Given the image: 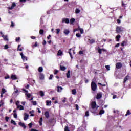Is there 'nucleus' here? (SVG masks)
<instances>
[{
  "mask_svg": "<svg viewBox=\"0 0 131 131\" xmlns=\"http://www.w3.org/2000/svg\"><path fill=\"white\" fill-rule=\"evenodd\" d=\"M69 30L68 29H65L63 31V33H64V34H66V35L69 34Z\"/></svg>",
  "mask_w": 131,
  "mask_h": 131,
  "instance_id": "nucleus-16",
  "label": "nucleus"
},
{
  "mask_svg": "<svg viewBox=\"0 0 131 131\" xmlns=\"http://www.w3.org/2000/svg\"><path fill=\"white\" fill-rule=\"evenodd\" d=\"M117 22L118 23H121V20H120V19H117Z\"/></svg>",
  "mask_w": 131,
  "mask_h": 131,
  "instance_id": "nucleus-61",
  "label": "nucleus"
},
{
  "mask_svg": "<svg viewBox=\"0 0 131 131\" xmlns=\"http://www.w3.org/2000/svg\"><path fill=\"white\" fill-rule=\"evenodd\" d=\"M11 78L13 80L17 79V76L15 75H12L11 77Z\"/></svg>",
  "mask_w": 131,
  "mask_h": 131,
  "instance_id": "nucleus-22",
  "label": "nucleus"
},
{
  "mask_svg": "<svg viewBox=\"0 0 131 131\" xmlns=\"http://www.w3.org/2000/svg\"><path fill=\"white\" fill-rule=\"evenodd\" d=\"M26 95L27 96V97L28 98H30V97H31V94H29V93H26Z\"/></svg>",
  "mask_w": 131,
  "mask_h": 131,
  "instance_id": "nucleus-38",
  "label": "nucleus"
},
{
  "mask_svg": "<svg viewBox=\"0 0 131 131\" xmlns=\"http://www.w3.org/2000/svg\"><path fill=\"white\" fill-rule=\"evenodd\" d=\"M43 32H44L43 30H42V29L40 30V31H39L40 34H41V35L43 34Z\"/></svg>",
  "mask_w": 131,
  "mask_h": 131,
  "instance_id": "nucleus-39",
  "label": "nucleus"
},
{
  "mask_svg": "<svg viewBox=\"0 0 131 131\" xmlns=\"http://www.w3.org/2000/svg\"><path fill=\"white\" fill-rule=\"evenodd\" d=\"M9 117H5V120L6 121H7V122H8V121H9Z\"/></svg>",
  "mask_w": 131,
  "mask_h": 131,
  "instance_id": "nucleus-50",
  "label": "nucleus"
},
{
  "mask_svg": "<svg viewBox=\"0 0 131 131\" xmlns=\"http://www.w3.org/2000/svg\"><path fill=\"white\" fill-rule=\"evenodd\" d=\"M15 104H16V106H19V104H20V101H17L16 102Z\"/></svg>",
  "mask_w": 131,
  "mask_h": 131,
  "instance_id": "nucleus-45",
  "label": "nucleus"
},
{
  "mask_svg": "<svg viewBox=\"0 0 131 131\" xmlns=\"http://www.w3.org/2000/svg\"><path fill=\"white\" fill-rule=\"evenodd\" d=\"M2 37H3L4 40H6L7 41H9V39L8 38V36L7 35H3L2 36Z\"/></svg>",
  "mask_w": 131,
  "mask_h": 131,
  "instance_id": "nucleus-15",
  "label": "nucleus"
},
{
  "mask_svg": "<svg viewBox=\"0 0 131 131\" xmlns=\"http://www.w3.org/2000/svg\"><path fill=\"white\" fill-rule=\"evenodd\" d=\"M20 56L23 60V61H27V57L23 55V53H20Z\"/></svg>",
  "mask_w": 131,
  "mask_h": 131,
  "instance_id": "nucleus-6",
  "label": "nucleus"
},
{
  "mask_svg": "<svg viewBox=\"0 0 131 131\" xmlns=\"http://www.w3.org/2000/svg\"><path fill=\"white\" fill-rule=\"evenodd\" d=\"M29 127H30V128H31V127H32V123H30L29 124Z\"/></svg>",
  "mask_w": 131,
  "mask_h": 131,
  "instance_id": "nucleus-48",
  "label": "nucleus"
},
{
  "mask_svg": "<svg viewBox=\"0 0 131 131\" xmlns=\"http://www.w3.org/2000/svg\"><path fill=\"white\" fill-rule=\"evenodd\" d=\"M16 6H17V5H16V3L15 2H13L12 6L9 7L8 9L9 10H13V9H14V8H15V7H16Z\"/></svg>",
  "mask_w": 131,
  "mask_h": 131,
  "instance_id": "nucleus-5",
  "label": "nucleus"
},
{
  "mask_svg": "<svg viewBox=\"0 0 131 131\" xmlns=\"http://www.w3.org/2000/svg\"><path fill=\"white\" fill-rule=\"evenodd\" d=\"M20 37H17L16 38V41H19V40H20Z\"/></svg>",
  "mask_w": 131,
  "mask_h": 131,
  "instance_id": "nucleus-58",
  "label": "nucleus"
},
{
  "mask_svg": "<svg viewBox=\"0 0 131 131\" xmlns=\"http://www.w3.org/2000/svg\"><path fill=\"white\" fill-rule=\"evenodd\" d=\"M57 92L59 93H61V92H62V90H63V88L62 87H57Z\"/></svg>",
  "mask_w": 131,
  "mask_h": 131,
  "instance_id": "nucleus-23",
  "label": "nucleus"
},
{
  "mask_svg": "<svg viewBox=\"0 0 131 131\" xmlns=\"http://www.w3.org/2000/svg\"><path fill=\"white\" fill-rule=\"evenodd\" d=\"M56 30L57 34H59L60 33V29H57Z\"/></svg>",
  "mask_w": 131,
  "mask_h": 131,
  "instance_id": "nucleus-44",
  "label": "nucleus"
},
{
  "mask_svg": "<svg viewBox=\"0 0 131 131\" xmlns=\"http://www.w3.org/2000/svg\"><path fill=\"white\" fill-rule=\"evenodd\" d=\"M39 94L41 97H43L45 96V93L41 90L39 92Z\"/></svg>",
  "mask_w": 131,
  "mask_h": 131,
  "instance_id": "nucleus-17",
  "label": "nucleus"
},
{
  "mask_svg": "<svg viewBox=\"0 0 131 131\" xmlns=\"http://www.w3.org/2000/svg\"><path fill=\"white\" fill-rule=\"evenodd\" d=\"M66 69V67L60 66V70L61 71H65Z\"/></svg>",
  "mask_w": 131,
  "mask_h": 131,
  "instance_id": "nucleus-21",
  "label": "nucleus"
},
{
  "mask_svg": "<svg viewBox=\"0 0 131 131\" xmlns=\"http://www.w3.org/2000/svg\"><path fill=\"white\" fill-rule=\"evenodd\" d=\"M32 103L33 104V105L34 106H36L37 104V102L36 101H32Z\"/></svg>",
  "mask_w": 131,
  "mask_h": 131,
  "instance_id": "nucleus-35",
  "label": "nucleus"
},
{
  "mask_svg": "<svg viewBox=\"0 0 131 131\" xmlns=\"http://www.w3.org/2000/svg\"><path fill=\"white\" fill-rule=\"evenodd\" d=\"M25 116H24V119L25 121L27 120V119H28V117H29V115L27 114V113H25Z\"/></svg>",
  "mask_w": 131,
  "mask_h": 131,
  "instance_id": "nucleus-10",
  "label": "nucleus"
},
{
  "mask_svg": "<svg viewBox=\"0 0 131 131\" xmlns=\"http://www.w3.org/2000/svg\"><path fill=\"white\" fill-rule=\"evenodd\" d=\"M6 92H7V91L6 90V89L3 88L2 90V92H1V93H2V94H5V93H6Z\"/></svg>",
  "mask_w": 131,
  "mask_h": 131,
  "instance_id": "nucleus-33",
  "label": "nucleus"
},
{
  "mask_svg": "<svg viewBox=\"0 0 131 131\" xmlns=\"http://www.w3.org/2000/svg\"><path fill=\"white\" fill-rule=\"evenodd\" d=\"M121 36L120 35L116 36V39H117V41H119V39L120 38Z\"/></svg>",
  "mask_w": 131,
  "mask_h": 131,
  "instance_id": "nucleus-30",
  "label": "nucleus"
},
{
  "mask_svg": "<svg viewBox=\"0 0 131 131\" xmlns=\"http://www.w3.org/2000/svg\"><path fill=\"white\" fill-rule=\"evenodd\" d=\"M25 88L26 89H29V85L27 84L26 86H25Z\"/></svg>",
  "mask_w": 131,
  "mask_h": 131,
  "instance_id": "nucleus-63",
  "label": "nucleus"
},
{
  "mask_svg": "<svg viewBox=\"0 0 131 131\" xmlns=\"http://www.w3.org/2000/svg\"><path fill=\"white\" fill-rule=\"evenodd\" d=\"M39 123L40 126L42 125V117H41L40 118V120L39 121Z\"/></svg>",
  "mask_w": 131,
  "mask_h": 131,
  "instance_id": "nucleus-27",
  "label": "nucleus"
},
{
  "mask_svg": "<svg viewBox=\"0 0 131 131\" xmlns=\"http://www.w3.org/2000/svg\"><path fill=\"white\" fill-rule=\"evenodd\" d=\"M129 76L127 75L124 79V83H125V82H126V81H127V80H128V79H129Z\"/></svg>",
  "mask_w": 131,
  "mask_h": 131,
  "instance_id": "nucleus-11",
  "label": "nucleus"
},
{
  "mask_svg": "<svg viewBox=\"0 0 131 131\" xmlns=\"http://www.w3.org/2000/svg\"><path fill=\"white\" fill-rule=\"evenodd\" d=\"M4 49H5V50H7V49H9V45H6L4 46Z\"/></svg>",
  "mask_w": 131,
  "mask_h": 131,
  "instance_id": "nucleus-42",
  "label": "nucleus"
},
{
  "mask_svg": "<svg viewBox=\"0 0 131 131\" xmlns=\"http://www.w3.org/2000/svg\"><path fill=\"white\" fill-rule=\"evenodd\" d=\"M11 123H12V124H14V125H17V123H16V122L13 120H12L11 121Z\"/></svg>",
  "mask_w": 131,
  "mask_h": 131,
  "instance_id": "nucleus-29",
  "label": "nucleus"
},
{
  "mask_svg": "<svg viewBox=\"0 0 131 131\" xmlns=\"http://www.w3.org/2000/svg\"><path fill=\"white\" fill-rule=\"evenodd\" d=\"M72 94H73V95H76V90L75 89H74V90H72Z\"/></svg>",
  "mask_w": 131,
  "mask_h": 131,
  "instance_id": "nucleus-37",
  "label": "nucleus"
},
{
  "mask_svg": "<svg viewBox=\"0 0 131 131\" xmlns=\"http://www.w3.org/2000/svg\"><path fill=\"white\" fill-rule=\"evenodd\" d=\"M126 43H127V40L123 41L121 43L122 47H124V46H125V45H126Z\"/></svg>",
  "mask_w": 131,
  "mask_h": 131,
  "instance_id": "nucleus-18",
  "label": "nucleus"
},
{
  "mask_svg": "<svg viewBox=\"0 0 131 131\" xmlns=\"http://www.w3.org/2000/svg\"><path fill=\"white\" fill-rule=\"evenodd\" d=\"M67 78H69L70 77V70H69L67 73Z\"/></svg>",
  "mask_w": 131,
  "mask_h": 131,
  "instance_id": "nucleus-25",
  "label": "nucleus"
},
{
  "mask_svg": "<svg viewBox=\"0 0 131 131\" xmlns=\"http://www.w3.org/2000/svg\"><path fill=\"white\" fill-rule=\"evenodd\" d=\"M90 110L92 113H96V112L97 111L98 107H97V103L96 101H93L91 104H90Z\"/></svg>",
  "mask_w": 131,
  "mask_h": 131,
  "instance_id": "nucleus-1",
  "label": "nucleus"
},
{
  "mask_svg": "<svg viewBox=\"0 0 131 131\" xmlns=\"http://www.w3.org/2000/svg\"><path fill=\"white\" fill-rule=\"evenodd\" d=\"M75 19H74V18H72L70 20L71 24H72V23H73V22H75Z\"/></svg>",
  "mask_w": 131,
  "mask_h": 131,
  "instance_id": "nucleus-36",
  "label": "nucleus"
},
{
  "mask_svg": "<svg viewBox=\"0 0 131 131\" xmlns=\"http://www.w3.org/2000/svg\"><path fill=\"white\" fill-rule=\"evenodd\" d=\"M89 41H90V43L92 44V43H94L95 42V39H89Z\"/></svg>",
  "mask_w": 131,
  "mask_h": 131,
  "instance_id": "nucleus-28",
  "label": "nucleus"
},
{
  "mask_svg": "<svg viewBox=\"0 0 131 131\" xmlns=\"http://www.w3.org/2000/svg\"><path fill=\"white\" fill-rule=\"evenodd\" d=\"M52 103V101L47 100L46 101V105L47 106H51V104Z\"/></svg>",
  "mask_w": 131,
  "mask_h": 131,
  "instance_id": "nucleus-19",
  "label": "nucleus"
},
{
  "mask_svg": "<svg viewBox=\"0 0 131 131\" xmlns=\"http://www.w3.org/2000/svg\"><path fill=\"white\" fill-rule=\"evenodd\" d=\"M64 22L67 23V24H69V19H68V18H63L62 19V23H64Z\"/></svg>",
  "mask_w": 131,
  "mask_h": 131,
  "instance_id": "nucleus-9",
  "label": "nucleus"
},
{
  "mask_svg": "<svg viewBox=\"0 0 131 131\" xmlns=\"http://www.w3.org/2000/svg\"><path fill=\"white\" fill-rule=\"evenodd\" d=\"M116 98H117L116 95H113V99H116Z\"/></svg>",
  "mask_w": 131,
  "mask_h": 131,
  "instance_id": "nucleus-62",
  "label": "nucleus"
},
{
  "mask_svg": "<svg viewBox=\"0 0 131 131\" xmlns=\"http://www.w3.org/2000/svg\"><path fill=\"white\" fill-rule=\"evenodd\" d=\"M58 72H59V71L55 70V72H54V74H57L58 73Z\"/></svg>",
  "mask_w": 131,
  "mask_h": 131,
  "instance_id": "nucleus-54",
  "label": "nucleus"
},
{
  "mask_svg": "<svg viewBox=\"0 0 131 131\" xmlns=\"http://www.w3.org/2000/svg\"><path fill=\"white\" fill-rule=\"evenodd\" d=\"M75 107H76V110H78V105H77V104H76V106H75Z\"/></svg>",
  "mask_w": 131,
  "mask_h": 131,
  "instance_id": "nucleus-59",
  "label": "nucleus"
},
{
  "mask_svg": "<svg viewBox=\"0 0 131 131\" xmlns=\"http://www.w3.org/2000/svg\"><path fill=\"white\" fill-rule=\"evenodd\" d=\"M19 48H21V45H18L17 51H20V52L22 51V49L21 48L19 49Z\"/></svg>",
  "mask_w": 131,
  "mask_h": 131,
  "instance_id": "nucleus-34",
  "label": "nucleus"
},
{
  "mask_svg": "<svg viewBox=\"0 0 131 131\" xmlns=\"http://www.w3.org/2000/svg\"><path fill=\"white\" fill-rule=\"evenodd\" d=\"M130 114H131L130 111L129 110H127L125 116H127V115H130Z\"/></svg>",
  "mask_w": 131,
  "mask_h": 131,
  "instance_id": "nucleus-31",
  "label": "nucleus"
},
{
  "mask_svg": "<svg viewBox=\"0 0 131 131\" xmlns=\"http://www.w3.org/2000/svg\"><path fill=\"white\" fill-rule=\"evenodd\" d=\"M116 67L117 69H120L122 67V64L120 62H118L116 64Z\"/></svg>",
  "mask_w": 131,
  "mask_h": 131,
  "instance_id": "nucleus-4",
  "label": "nucleus"
},
{
  "mask_svg": "<svg viewBox=\"0 0 131 131\" xmlns=\"http://www.w3.org/2000/svg\"><path fill=\"white\" fill-rule=\"evenodd\" d=\"M39 78L41 80H43L45 79V75L42 73L39 74Z\"/></svg>",
  "mask_w": 131,
  "mask_h": 131,
  "instance_id": "nucleus-8",
  "label": "nucleus"
},
{
  "mask_svg": "<svg viewBox=\"0 0 131 131\" xmlns=\"http://www.w3.org/2000/svg\"><path fill=\"white\" fill-rule=\"evenodd\" d=\"M64 130H65V131H70V130H69V129L68 128V126H65Z\"/></svg>",
  "mask_w": 131,
  "mask_h": 131,
  "instance_id": "nucleus-40",
  "label": "nucleus"
},
{
  "mask_svg": "<svg viewBox=\"0 0 131 131\" xmlns=\"http://www.w3.org/2000/svg\"><path fill=\"white\" fill-rule=\"evenodd\" d=\"M37 110H38V113H41V111H40V110L39 108H37Z\"/></svg>",
  "mask_w": 131,
  "mask_h": 131,
  "instance_id": "nucleus-55",
  "label": "nucleus"
},
{
  "mask_svg": "<svg viewBox=\"0 0 131 131\" xmlns=\"http://www.w3.org/2000/svg\"><path fill=\"white\" fill-rule=\"evenodd\" d=\"M0 104H1V106H3V105H4V101L3 100H1L0 101Z\"/></svg>",
  "mask_w": 131,
  "mask_h": 131,
  "instance_id": "nucleus-52",
  "label": "nucleus"
},
{
  "mask_svg": "<svg viewBox=\"0 0 131 131\" xmlns=\"http://www.w3.org/2000/svg\"><path fill=\"white\" fill-rule=\"evenodd\" d=\"M31 131H38V130L34 129H31Z\"/></svg>",
  "mask_w": 131,
  "mask_h": 131,
  "instance_id": "nucleus-64",
  "label": "nucleus"
},
{
  "mask_svg": "<svg viewBox=\"0 0 131 131\" xmlns=\"http://www.w3.org/2000/svg\"><path fill=\"white\" fill-rule=\"evenodd\" d=\"M105 68L107 69V70H108V71L110 70V66H105Z\"/></svg>",
  "mask_w": 131,
  "mask_h": 131,
  "instance_id": "nucleus-41",
  "label": "nucleus"
},
{
  "mask_svg": "<svg viewBox=\"0 0 131 131\" xmlns=\"http://www.w3.org/2000/svg\"><path fill=\"white\" fill-rule=\"evenodd\" d=\"M90 115L89 114V111H86L85 112V116H89Z\"/></svg>",
  "mask_w": 131,
  "mask_h": 131,
  "instance_id": "nucleus-53",
  "label": "nucleus"
},
{
  "mask_svg": "<svg viewBox=\"0 0 131 131\" xmlns=\"http://www.w3.org/2000/svg\"><path fill=\"white\" fill-rule=\"evenodd\" d=\"M79 53L80 55H82V54H83L82 51H79Z\"/></svg>",
  "mask_w": 131,
  "mask_h": 131,
  "instance_id": "nucleus-60",
  "label": "nucleus"
},
{
  "mask_svg": "<svg viewBox=\"0 0 131 131\" xmlns=\"http://www.w3.org/2000/svg\"><path fill=\"white\" fill-rule=\"evenodd\" d=\"M17 109H19V110H24V107L21 105H17Z\"/></svg>",
  "mask_w": 131,
  "mask_h": 131,
  "instance_id": "nucleus-14",
  "label": "nucleus"
},
{
  "mask_svg": "<svg viewBox=\"0 0 131 131\" xmlns=\"http://www.w3.org/2000/svg\"><path fill=\"white\" fill-rule=\"evenodd\" d=\"M58 56H62L63 55V52L61 50H59L57 53Z\"/></svg>",
  "mask_w": 131,
  "mask_h": 131,
  "instance_id": "nucleus-20",
  "label": "nucleus"
},
{
  "mask_svg": "<svg viewBox=\"0 0 131 131\" xmlns=\"http://www.w3.org/2000/svg\"><path fill=\"white\" fill-rule=\"evenodd\" d=\"M13 116H14V118H17V113H15L13 114Z\"/></svg>",
  "mask_w": 131,
  "mask_h": 131,
  "instance_id": "nucleus-47",
  "label": "nucleus"
},
{
  "mask_svg": "<svg viewBox=\"0 0 131 131\" xmlns=\"http://www.w3.org/2000/svg\"><path fill=\"white\" fill-rule=\"evenodd\" d=\"M53 75H50V77H49V79H52V78H53Z\"/></svg>",
  "mask_w": 131,
  "mask_h": 131,
  "instance_id": "nucleus-57",
  "label": "nucleus"
},
{
  "mask_svg": "<svg viewBox=\"0 0 131 131\" xmlns=\"http://www.w3.org/2000/svg\"><path fill=\"white\" fill-rule=\"evenodd\" d=\"M95 80H96V79H93L91 84V90L94 92L97 91V84L95 83Z\"/></svg>",
  "mask_w": 131,
  "mask_h": 131,
  "instance_id": "nucleus-2",
  "label": "nucleus"
},
{
  "mask_svg": "<svg viewBox=\"0 0 131 131\" xmlns=\"http://www.w3.org/2000/svg\"><path fill=\"white\" fill-rule=\"evenodd\" d=\"M45 117L46 118H49L50 117V113L48 111H46L45 113Z\"/></svg>",
  "mask_w": 131,
  "mask_h": 131,
  "instance_id": "nucleus-12",
  "label": "nucleus"
},
{
  "mask_svg": "<svg viewBox=\"0 0 131 131\" xmlns=\"http://www.w3.org/2000/svg\"><path fill=\"white\" fill-rule=\"evenodd\" d=\"M124 30V28H123V27L117 26L116 29V31L117 33H120V32H122V31Z\"/></svg>",
  "mask_w": 131,
  "mask_h": 131,
  "instance_id": "nucleus-3",
  "label": "nucleus"
},
{
  "mask_svg": "<svg viewBox=\"0 0 131 131\" xmlns=\"http://www.w3.org/2000/svg\"><path fill=\"white\" fill-rule=\"evenodd\" d=\"M104 113H105V111L103 110H100L99 112V114L102 115V114H104Z\"/></svg>",
  "mask_w": 131,
  "mask_h": 131,
  "instance_id": "nucleus-32",
  "label": "nucleus"
},
{
  "mask_svg": "<svg viewBox=\"0 0 131 131\" xmlns=\"http://www.w3.org/2000/svg\"><path fill=\"white\" fill-rule=\"evenodd\" d=\"M38 70L39 72H42V71H43V68H42V67H40L38 69Z\"/></svg>",
  "mask_w": 131,
  "mask_h": 131,
  "instance_id": "nucleus-24",
  "label": "nucleus"
},
{
  "mask_svg": "<svg viewBox=\"0 0 131 131\" xmlns=\"http://www.w3.org/2000/svg\"><path fill=\"white\" fill-rule=\"evenodd\" d=\"M11 26L12 27H14V26H15V24H14L13 21L11 22Z\"/></svg>",
  "mask_w": 131,
  "mask_h": 131,
  "instance_id": "nucleus-51",
  "label": "nucleus"
},
{
  "mask_svg": "<svg viewBox=\"0 0 131 131\" xmlns=\"http://www.w3.org/2000/svg\"><path fill=\"white\" fill-rule=\"evenodd\" d=\"M102 98V93H98L96 96V99H101Z\"/></svg>",
  "mask_w": 131,
  "mask_h": 131,
  "instance_id": "nucleus-13",
  "label": "nucleus"
},
{
  "mask_svg": "<svg viewBox=\"0 0 131 131\" xmlns=\"http://www.w3.org/2000/svg\"><path fill=\"white\" fill-rule=\"evenodd\" d=\"M19 125H20V126H21L22 127H24V128L25 129V128H26V125H25V124L24 123H22V122H19L18 123Z\"/></svg>",
  "mask_w": 131,
  "mask_h": 131,
  "instance_id": "nucleus-7",
  "label": "nucleus"
},
{
  "mask_svg": "<svg viewBox=\"0 0 131 131\" xmlns=\"http://www.w3.org/2000/svg\"><path fill=\"white\" fill-rule=\"evenodd\" d=\"M119 47V43H117L115 46V48H118Z\"/></svg>",
  "mask_w": 131,
  "mask_h": 131,
  "instance_id": "nucleus-56",
  "label": "nucleus"
},
{
  "mask_svg": "<svg viewBox=\"0 0 131 131\" xmlns=\"http://www.w3.org/2000/svg\"><path fill=\"white\" fill-rule=\"evenodd\" d=\"M75 13L76 14H79V13H80V10L78 8H76L75 10Z\"/></svg>",
  "mask_w": 131,
  "mask_h": 131,
  "instance_id": "nucleus-26",
  "label": "nucleus"
},
{
  "mask_svg": "<svg viewBox=\"0 0 131 131\" xmlns=\"http://www.w3.org/2000/svg\"><path fill=\"white\" fill-rule=\"evenodd\" d=\"M76 36H77V37H81V35L79 33H77L76 34Z\"/></svg>",
  "mask_w": 131,
  "mask_h": 131,
  "instance_id": "nucleus-43",
  "label": "nucleus"
},
{
  "mask_svg": "<svg viewBox=\"0 0 131 131\" xmlns=\"http://www.w3.org/2000/svg\"><path fill=\"white\" fill-rule=\"evenodd\" d=\"M79 31H80V33L82 34L83 33V29H79Z\"/></svg>",
  "mask_w": 131,
  "mask_h": 131,
  "instance_id": "nucleus-46",
  "label": "nucleus"
},
{
  "mask_svg": "<svg viewBox=\"0 0 131 131\" xmlns=\"http://www.w3.org/2000/svg\"><path fill=\"white\" fill-rule=\"evenodd\" d=\"M99 54H102V50L101 49H98Z\"/></svg>",
  "mask_w": 131,
  "mask_h": 131,
  "instance_id": "nucleus-49",
  "label": "nucleus"
}]
</instances>
